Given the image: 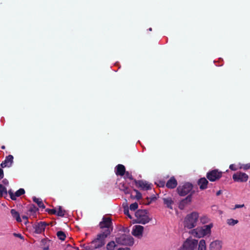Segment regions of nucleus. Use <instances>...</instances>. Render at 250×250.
I'll return each mask as SVG.
<instances>
[{
  "label": "nucleus",
  "instance_id": "nucleus-36",
  "mask_svg": "<svg viewBox=\"0 0 250 250\" xmlns=\"http://www.w3.org/2000/svg\"><path fill=\"white\" fill-rule=\"evenodd\" d=\"M125 178H128L130 180H132L133 177L131 173H130L128 171H125Z\"/></svg>",
  "mask_w": 250,
  "mask_h": 250
},
{
  "label": "nucleus",
  "instance_id": "nucleus-11",
  "mask_svg": "<svg viewBox=\"0 0 250 250\" xmlns=\"http://www.w3.org/2000/svg\"><path fill=\"white\" fill-rule=\"evenodd\" d=\"M134 182L136 186L142 189L147 190L151 188V184H149L146 181L134 180Z\"/></svg>",
  "mask_w": 250,
  "mask_h": 250
},
{
  "label": "nucleus",
  "instance_id": "nucleus-39",
  "mask_svg": "<svg viewBox=\"0 0 250 250\" xmlns=\"http://www.w3.org/2000/svg\"><path fill=\"white\" fill-rule=\"evenodd\" d=\"M191 195H188L186 198L183 201L184 202H190L191 201Z\"/></svg>",
  "mask_w": 250,
  "mask_h": 250
},
{
  "label": "nucleus",
  "instance_id": "nucleus-6",
  "mask_svg": "<svg viewBox=\"0 0 250 250\" xmlns=\"http://www.w3.org/2000/svg\"><path fill=\"white\" fill-rule=\"evenodd\" d=\"M108 236L102 232L98 234L97 237L91 242L92 248H94L95 249L103 246L105 244V238Z\"/></svg>",
  "mask_w": 250,
  "mask_h": 250
},
{
  "label": "nucleus",
  "instance_id": "nucleus-2",
  "mask_svg": "<svg viewBox=\"0 0 250 250\" xmlns=\"http://www.w3.org/2000/svg\"><path fill=\"white\" fill-rule=\"evenodd\" d=\"M199 218V213L194 211L188 214L185 218L184 225L185 228L192 229L195 227Z\"/></svg>",
  "mask_w": 250,
  "mask_h": 250
},
{
  "label": "nucleus",
  "instance_id": "nucleus-47",
  "mask_svg": "<svg viewBox=\"0 0 250 250\" xmlns=\"http://www.w3.org/2000/svg\"><path fill=\"white\" fill-rule=\"evenodd\" d=\"M165 185V182L163 181H160V184H159V186L164 187Z\"/></svg>",
  "mask_w": 250,
  "mask_h": 250
},
{
  "label": "nucleus",
  "instance_id": "nucleus-10",
  "mask_svg": "<svg viewBox=\"0 0 250 250\" xmlns=\"http://www.w3.org/2000/svg\"><path fill=\"white\" fill-rule=\"evenodd\" d=\"M232 179L235 182H246L249 179V176L245 173L238 171L232 175Z\"/></svg>",
  "mask_w": 250,
  "mask_h": 250
},
{
  "label": "nucleus",
  "instance_id": "nucleus-4",
  "mask_svg": "<svg viewBox=\"0 0 250 250\" xmlns=\"http://www.w3.org/2000/svg\"><path fill=\"white\" fill-rule=\"evenodd\" d=\"M136 222L139 224H146L149 222L147 212L146 210H138L135 213Z\"/></svg>",
  "mask_w": 250,
  "mask_h": 250
},
{
  "label": "nucleus",
  "instance_id": "nucleus-27",
  "mask_svg": "<svg viewBox=\"0 0 250 250\" xmlns=\"http://www.w3.org/2000/svg\"><path fill=\"white\" fill-rule=\"evenodd\" d=\"M7 194V191L6 188L4 187L2 185L0 184V196H4L6 195Z\"/></svg>",
  "mask_w": 250,
  "mask_h": 250
},
{
  "label": "nucleus",
  "instance_id": "nucleus-41",
  "mask_svg": "<svg viewBox=\"0 0 250 250\" xmlns=\"http://www.w3.org/2000/svg\"><path fill=\"white\" fill-rule=\"evenodd\" d=\"M13 235L15 236V237H19L21 239H23V237L20 233H14Z\"/></svg>",
  "mask_w": 250,
  "mask_h": 250
},
{
  "label": "nucleus",
  "instance_id": "nucleus-20",
  "mask_svg": "<svg viewBox=\"0 0 250 250\" xmlns=\"http://www.w3.org/2000/svg\"><path fill=\"white\" fill-rule=\"evenodd\" d=\"M11 213L13 218H15L17 222H20L21 219L20 217V214L18 211L14 209H12L10 211Z\"/></svg>",
  "mask_w": 250,
  "mask_h": 250
},
{
  "label": "nucleus",
  "instance_id": "nucleus-8",
  "mask_svg": "<svg viewBox=\"0 0 250 250\" xmlns=\"http://www.w3.org/2000/svg\"><path fill=\"white\" fill-rule=\"evenodd\" d=\"M193 186L191 184L186 183L182 186H179L177 189L178 194L180 196H185L189 193L192 189Z\"/></svg>",
  "mask_w": 250,
  "mask_h": 250
},
{
  "label": "nucleus",
  "instance_id": "nucleus-40",
  "mask_svg": "<svg viewBox=\"0 0 250 250\" xmlns=\"http://www.w3.org/2000/svg\"><path fill=\"white\" fill-rule=\"evenodd\" d=\"M48 212L52 214H57V209L53 208L49 209Z\"/></svg>",
  "mask_w": 250,
  "mask_h": 250
},
{
  "label": "nucleus",
  "instance_id": "nucleus-38",
  "mask_svg": "<svg viewBox=\"0 0 250 250\" xmlns=\"http://www.w3.org/2000/svg\"><path fill=\"white\" fill-rule=\"evenodd\" d=\"M229 168L231 170H233V171H235V170H237L239 168V167H236V166L234 165V164H231L229 166Z\"/></svg>",
  "mask_w": 250,
  "mask_h": 250
},
{
  "label": "nucleus",
  "instance_id": "nucleus-31",
  "mask_svg": "<svg viewBox=\"0 0 250 250\" xmlns=\"http://www.w3.org/2000/svg\"><path fill=\"white\" fill-rule=\"evenodd\" d=\"M25 193V190L23 188H20L19 190H18L15 193V200H16V198L17 197H19L21 196V195H23Z\"/></svg>",
  "mask_w": 250,
  "mask_h": 250
},
{
  "label": "nucleus",
  "instance_id": "nucleus-22",
  "mask_svg": "<svg viewBox=\"0 0 250 250\" xmlns=\"http://www.w3.org/2000/svg\"><path fill=\"white\" fill-rule=\"evenodd\" d=\"M33 200L34 202H35L36 204H37V205H38V206L40 208H45V206H44L42 200L41 199L37 198L36 197H33Z\"/></svg>",
  "mask_w": 250,
  "mask_h": 250
},
{
  "label": "nucleus",
  "instance_id": "nucleus-24",
  "mask_svg": "<svg viewBox=\"0 0 250 250\" xmlns=\"http://www.w3.org/2000/svg\"><path fill=\"white\" fill-rule=\"evenodd\" d=\"M198 250H206V242L204 240L202 239L200 241L198 245Z\"/></svg>",
  "mask_w": 250,
  "mask_h": 250
},
{
  "label": "nucleus",
  "instance_id": "nucleus-26",
  "mask_svg": "<svg viewBox=\"0 0 250 250\" xmlns=\"http://www.w3.org/2000/svg\"><path fill=\"white\" fill-rule=\"evenodd\" d=\"M38 210V208H37L35 206L32 205L30 206L29 209H28V212L30 215L32 214L33 216H34Z\"/></svg>",
  "mask_w": 250,
  "mask_h": 250
},
{
  "label": "nucleus",
  "instance_id": "nucleus-46",
  "mask_svg": "<svg viewBox=\"0 0 250 250\" xmlns=\"http://www.w3.org/2000/svg\"><path fill=\"white\" fill-rule=\"evenodd\" d=\"M124 213L125 215H127L129 214V210H128V209H125L124 210Z\"/></svg>",
  "mask_w": 250,
  "mask_h": 250
},
{
  "label": "nucleus",
  "instance_id": "nucleus-15",
  "mask_svg": "<svg viewBox=\"0 0 250 250\" xmlns=\"http://www.w3.org/2000/svg\"><path fill=\"white\" fill-rule=\"evenodd\" d=\"M222 248V243L220 241L215 240L210 244V250H220Z\"/></svg>",
  "mask_w": 250,
  "mask_h": 250
},
{
  "label": "nucleus",
  "instance_id": "nucleus-45",
  "mask_svg": "<svg viewBox=\"0 0 250 250\" xmlns=\"http://www.w3.org/2000/svg\"><path fill=\"white\" fill-rule=\"evenodd\" d=\"M118 250H130V248L126 247V248H120L118 249Z\"/></svg>",
  "mask_w": 250,
  "mask_h": 250
},
{
  "label": "nucleus",
  "instance_id": "nucleus-5",
  "mask_svg": "<svg viewBox=\"0 0 250 250\" xmlns=\"http://www.w3.org/2000/svg\"><path fill=\"white\" fill-rule=\"evenodd\" d=\"M116 242L120 245L131 246L134 244V239L130 235L123 234L116 237Z\"/></svg>",
  "mask_w": 250,
  "mask_h": 250
},
{
  "label": "nucleus",
  "instance_id": "nucleus-35",
  "mask_svg": "<svg viewBox=\"0 0 250 250\" xmlns=\"http://www.w3.org/2000/svg\"><path fill=\"white\" fill-rule=\"evenodd\" d=\"M83 248L85 250H92L93 249H95L94 248H92L91 243L90 245H83Z\"/></svg>",
  "mask_w": 250,
  "mask_h": 250
},
{
  "label": "nucleus",
  "instance_id": "nucleus-12",
  "mask_svg": "<svg viewBox=\"0 0 250 250\" xmlns=\"http://www.w3.org/2000/svg\"><path fill=\"white\" fill-rule=\"evenodd\" d=\"M48 225L47 223L44 222H40L34 226V229H35V232L37 234H40L43 232L46 227Z\"/></svg>",
  "mask_w": 250,
  "mask_h": 250
},
{
  "label": "nucleus",
  "instance_id": "nucleus-13",
  "mask_svg": "<svg viewBox=\"0 0 250 250\" xmlns=\"http://www.w3.org/2000/svg\"><path fill=\"white\" fill-rule=\"evenodd\" d=\"M144 227L140 225H136L133 227L132 234L135 237L140 238L142 237Z\"/></svg>",
  "mask_w": 250,
  "mask_h": 250
},
{
  "label": "nucleus",
  "instance_id": "nucleus-28",
  "mask_svg": "<svg viewBox=\"0 0 250 250\" xmlns=\"http://www.w3.org/2000/svg\"><path fill=\"white\" fill-rule=\"evenodd\" d=\"M134 191L136 193V195L135 196L133 195L132 193H131L130 197L132 199H136L137 200H139L142 197V195L140 192L136 189H134Z\"/></svg>",
  "mask_w": 250,
  "mask_h": 250
},
{
  "label": "nucleus",
  "instance_id": "nucleus-53",
  "mask_svg": "<svg viewBox=\"0 0 250 250\" xmlns=\"http://www.w3.org/2000/svg\"><path fill=\"white\" fill-rule=\"evenodd\" d=\"M155 199H156V197H154V198H153L152 199L151 201H152V200H155Z\"/></svg>",
  "mask_w": 250,
  "mask_h": 250
},
{
  "label": "nucleus",
  "instance_id": "nucleus-30",
  "mask_svg": "<svg viewBox=\"0 0 250 250\" xmlns=\"http://www.w3.org/2000/svg\"><path fill=\"white\" fill-rule=\"evenodd\" d=\"M65 210H63L61 207L57 209V215L59 216L63 217L65 215Z\"/></svg>",
  "mask_w": 250,
  "mask_h": 250
},
{
  "label": "nucleus",
  "instance_id": "nucleus-54",
  "mask_svg": "<svg viewBox=\"0 0 250 250\" xmlns=\"http://www.w3.org/2000/svg\"><path fill=\"white\" fill-rule=\"evenodd\" d=\"M149 31H151L152 30V28H149Z\"/></svg>",
  "mask_w": 250,
  "mask_h": 250
},
{
  "label": "nucleus",
  "instance_id": "nucleus-23",
  "mask_svg": "<svg viewBox=\"0 0 250 250\" xmlns=\"http://www.w3.org/2000/svg\"><path fill=\"white\" fill-rule=\"evenodd\" d=\"M116 247V245L115 242L113 241H111L107 243L106 248L107 250H114Z\"/></svg>",
  "mask_w": 250,
  "mask_h": 250
},
{
  "label": "nucleus",
  "instance_id": "nucleus-50",
  "mask_svg": "<svg viewBox=\"0 0 250 250\" xmlns=\"http://www.w3.org/2000/svg\"><path fill=\"white\" fill-rule=\"evenodd\" d=\"M5 146H1V148H2V149H5Z\"/></svg>",
  "mask_w": 250,
  "mask_h": 250
},
{
  "label": "nucleus",
  "instance_id": "nucleus-3",
  "mask_svg": "<svg viewBox=\"0 0 250 250\" xmlns=\"http://www.w3.org/2000/svg\"><path fill=\"white\" fill-rule=\"evenodd\" d=\"M112 224L110 218L104 216L102 221L99 224L100 228L102 229V233L109 235L113 230Z\"/></svg>",
  "mask_w": 250,
  "mask_h": 250
},
{
  "label": "nucleus",
  "instance_id": "nucleus-16",
  "mask_svg": "<svg viewBox=\"0 0 250 250\" xmlns=\"http://www.w3.org/2000/svg\"><path fill=\"white\" fill-rule=\"evenodd\" d=\"M125 168L124 165L119 164L116 167L115 173L117 175L123 176L125 175Z\"/></svg>",
  "mask_w": 250,
  "mask_h": 250
},
{
  "label": "nucleus",
  "instance_id": "nucleus-19",
  "mask_svg": "<svg viewBox=\"0 0 250 250\" xmlns=\"http://www.w3.org/2000/svg\"><path fill=\"white\" fill-rule=\"evenodd\" d=\"M198 184L201 189H204L207 188L208 181L205 178H202L199 180Z\"/></svg>",
  "mask_w": 250,
  "mask_h": 250
},
{
  "label": "nucleus",
  "instance_id": "nucleus-37",
  "mask_svg": "<svg viewBox=\"0 0 250 250\" xmlns=\"http://www.w3.org/2000/svg\"><path fill=\"white\" fill-rule=\"evenodd\" d=\"M8 193L10 195V198L12 200H15V193L14 194L12 191L11 189L9 190L8 191Z\"/></svg>",
  "mask_w": 250,
  "mask_h": 250
},
{
  "label": "nucleus",
  "instance_id": "nucleus-51",
  "mask_svg": "<svg viewBox=\"0 0 250 250\" xmlns=\"http://www.w3.org/2000/svg\"><path fill=\"white\" fill-rule=\"evenodd\" d=\"M127 216H128V217L129 218H131V216H130V215L129 214H128L127 215Z\"/></svg>",
  "mask_w": 250,
  "mask_h": 250
},
{
  "label": "nucleus",
  "instance_id": "nucleus-1",
  "mask_svg": "<svg viewBox=\"0 0 250 250\" xmlns=\"http://www.w3.org/2000/svg\"><path fill=\"white\" fill-rule=\"evenodd\" d=\"M213 227V224L210 223L208 225L193 229L191 231V234L193 236L197 238H202L206 236H209L211 234V229Z\"/></svg>",
  "mask_w": 250,
  "mask_h": 250
},
{
  "label": "nucleus",
  "instance_id": "nucleus-29",
  "mask_svg": "<svg viewBox=\"0 0 250 250\" xmlns=\"http://www.w3.org/2000/svg\"><path fill=\"white\" fill-rule=\"evenodd\" d=\"M57 236L58 238L61 240H64L66 235L64 232L62 231H59L57 232Z\"/></svg>",
  "mask_w": 250,
  "mask_h": 250
},
{
  "label": "nucleus",
  "instance_id": "nucleus-25",
  "mask_svg": "<svg viewBox=\"0 0 250 250\" xmlns=\"http://www.w3.org/2000/svg\"><path fill=\"white\" fill-rule=\"evenodd\" d=\"M119 188L121 190L123 191L125 194H128L130 193L129 188L125 186L124 184H120Z\"/></svg>",
  "mask_w": 250,
  "mask_h": 250
},
{
  "label": "nucleus",
  "instance_id": "nucleus-17",
  "mask_svg": "<svg viewBox=\"0 0 250 250\" xmlns=\"http://www.w3.org/2000/svg\"><path fill=\"white\" fill-rule=\"evenodd\" d=\"M177 185V180L174 177H171L167 182L166 184V187L168 188H174Z\"/></svg>",
  "mask_w": 250,
  "mask_h": 250
},
{
  "label": "nucleus",
  "instance_id": "nucleus-44",
  "mask_svg": "<svg viewBox=\"0 0 250 250\" xmlns=\"http://www.w3.org/2000/svg\"><path fill=\"white\" fill-rule=\"evenodd\" d=\"M3 184H4L5 186H7L8 185L9 182L6 179H4L2 181Z\"/></svg>",
  "mask_w": 250,
  "mask_h": 250
},
{
  "label": "nucleus",
  "instance_id": "nucleus-34",
  "mask_svg": "<svg viewBox=\"0 0 250 250\" xmlns=\"http://www.w3.org/2000/svg\"><path fill=\"white\" fill-rule=\"evenodd\" d=\"M138 207V205L137 203H134L133 204H131L130 205V209L131 210H136Z\"/></svg>",
  "mask_w": 250,
  "mask_h": 250
},
{
  "label": "nucleus",
  "instance_id": "nucleus-43",
  "mask_svg": "<svg viewBox=\"0 0 250 250\" xmlns=\"http://www.w3.org/2000/svg\"><path fill=\"white\" fill-rule=\"evenodd\" d=\"M4 176L3 171L2 169L0 168V179L3 178Z\"/></svg>",
  "mask_w": 250,
  "mask_h": 250
},
{
  "label": "nucleus",
  "instance_id": "nucleus-42",
  "mask_svg": "<svg viewBox=\"0 0 250 250\" xmlns=\"http://www.w3.org/2000/svg\"><path fill=\"white\" fill-rule=\"evenodd\" d=\"M245 206L244 204H242V205H236L235 206V207L234 208V209H236V208H243Z\"/></svg>",
  "mask_w": 250,
  "mask_h": 250
},
{
  "label": "nucleus",
  "instance_id": "nucleus-52",
  "mask_svg": "<svg viewBox=\"0 0 250 250\" xmlns=\"http://www.w3.org/2000/svg\"><path fill=\"white\" fill-rule=\"evenodd\" d=\"M44 250H48V248H44Z\"/></svg>",
  "mask_w": 250,
  "mask_h": 250
},
{
  "label": "nucleus",
  "instance_id": "nucleus-48",
  "mask_svg": "<svg viewBox=\"0 0 250 250\" xmlns=\"http://www.w3.org/2000/svg\"><path fill=\"white\" fill-rule=\"evenodd\" d=\"M22 219L25 220H26L27 219V217L26 216H22Z\"/></svg>",
  "mask_w": 250,
  "mask_h": 250
},
{
  "label": "nucleus",
  "instance_id": "nucleus-7",
  "mask_svg": "<svg viewBox=\"0 0 250 250\" xmlns=\"http://www.w3.org/2000/svg\"><path fill=\"white\" fill-rule=\"evenodd\" d=\"M197 244L198 241L196 240L187 239L179 250H193L197 247Z\"/></svg>",
  "mask_w": 250,
  "mask_h": 250
},
{
  "label": "nucleus",
  "instance_id": "nucleus-14",
  "mask_svg": "<svg viewBox=\"0 0 250 250\" xmlns=\"http://www.w3.org/2000/svg\"><path fill=\"white\" fill-rule=\"evenodd\" d=\"M13 159L14 157L11 155H9L8 156H6L4 161H3L1 164L0 166L2 167H10L12 165L13 163Z\"/></svg>",
  "mask_w": 250,
  "mask_h": 250
},
{
  "label": "nucleus",
  "instance_id": "nucleus-21",
  "mask_svg": "<svg viewBox=\"0 0 250 250\" xmlns=\"http://www.w3.org/2000/svg\"><path fill=\"white\" fill-rule=\"evenodd\" d=\"M200 221L202 224H206L210 222V219L208 215H203L200 217Z\"/></svg>",
  "mask_w": 250,
  "mask_h": 250
},
{
  "label": "nucleus",
  "instance_id": "nucleus-49",
  "mask_svg": "<svg viewBox=\"0 0 250 250\" xmlns=\"http://www.w3.org/2000/svg\"><path fill=\"white\" fill-rule=\"evenodd\" d=\"M220 193H221V191H220V190H219V191H218L217 192L216 195H219L220 194Z\"/></svg>",
  "mask_w": 250,
  "mask_h": 250
},
{
  "label": "nucleus",
  "instance_id": "nucleus-9",
  "mask_svg": "<svg viewBox=\"0 0 250 250\" xmlns=\"http://www.w3.org/2000/svg\"><path fill=\"white\" fill-rule=\"evenodd\" d=\"M222 176V172L218 169H214L209 171L207 173V178L211 182H214L219 180Z\"/></svg>",
  "mask_w": 250,
  "mask_h": 250
},
{
  "label": "nucleus",
  "instance_id": "nucleus-32",
  "mask_svg": "<svg viewBox=\"0 0 250 250\" xmlns=\"http://www.w3.org/2000/svg\"><path fill=\"white\" fill-rule=\"evenodd\" d=\"M239 169H242L245 170H248L250 169V163H248L247 164H239Z\"/></svg>",
  "mask_w": 250,
  "mask_h": 250
},
{
  "label": "nucleus",
  "instance_id": "nucleus-33",
  "mask_svg": "<svg viewBox=\"0 0 250 250\" xmlns=\"http://www.w3.org/2000/svg\"><path fill=\"white\" fill-rule=\"evenodd\" d=\"M238 222V220H234L233 219H228L227 221V223L229 225L234 226L235 224H237Z\"/></svg>",
  "mask_w": 250,
  "mask_h": 250
},
{
  "label": "nucleus",
  "instance_id": "nucleus-18",
  "mask_svg": "<svg viewBox=\"0 0 250 250\" xmlns=\"http://www.w3.org/2000/svg\"><path fill=\"white\" fill-rule=\"evenodd\" d=\"M164 204L167 208L172 209V205L174 204V201L171 198H163Z\"/></svg>",
  "mask_w": 250,
  "mask_h": 250
}]
</instances>
